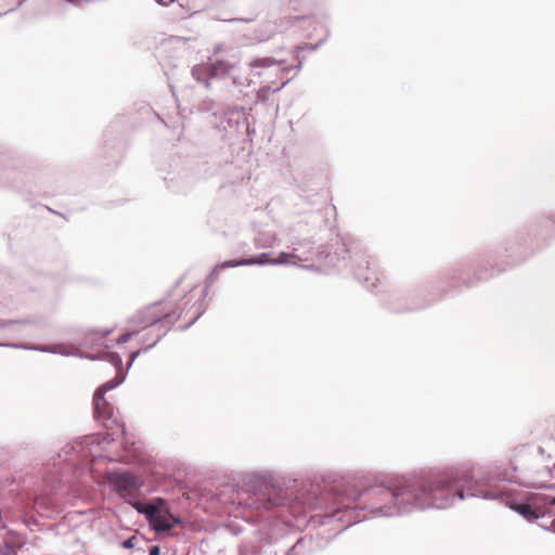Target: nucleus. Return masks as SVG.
<instances>
[{
  "instance_id": "obj_1",
  "label": "nucleus",
  "mask_w": 555,
  "mask_h": 555,
  "mask_svg": "<svg viewBox=\"0 0 555 555\" xmlns=\"http://www.w3.org/2000/svg\"><path fill=\"white\" fill-rule=\"evenodd\" d=\"M512 472L489 473L478 479L460 485L459 472H444L429 475L403 476L388 483H375L356 490L349 486L335 485L328 492L318 496L306 486L297 483L281 488L261 477L244 480L233 503L244 508L271 511L280 506L301 505L312 509L325 506L326 517H336L340 512L348 513L351 504L361 502L359 507L366 509L372 517H395L427 508H448L465 498L504 501L505 492L498 481L517 482V467Z\"/></svg>"
},
{
  "instance_id": "obj_2",
  "label": "nucleus",
  "mask_w": 555,
  "mask_h": 555,
  "mask_svg": "<svg viewBox=\"0 0 555 555\" xmlns=\"http://www.w3.org/2000/svg\"><path fill=\"white\" fill-rule=\"evenodd\" d=\"M180 317L181 313L169 311L162 302H154L134 313L128 321L131 327L139 330V332L152 328V331H157V334L151 344L131 354L129 365L134 362L140 353L146 352L156 346Z\"/></svg>"
},
{
  "instance_id": "obj_3",
  "label": "nucleus",
  "mask_w": 555,
  "mask_h": 555,
  "mask_svg": "<svg viewBox=\"0 0 555 555\" xmlns=\"http://www.w3.org/2000/svg\"><path fill=\"white\" fill-rule=\"evenodd\" d=\"M313 243L309 240L304 242H292V251H281L276 258H270L268 253H261L257 256L249 258H242L238 260H227L228 266H297L298 262L308 261L313 255Z\"/></svg>"
},
{
  "instance_id": "obj_4",
  "label": "nucleus",
  "mask_w": 555,
  "mask_h": 555,
  "mask_svg": "<svg viewBox=\"0 0 555 555\" xmlns=\"http://www.w3.org/2000/svg\"><path fill=\"white\" fill-rule=\"evenodd\" d=\"M238 68V62L237 61H230V60H217L216 62L211 63L210 65H195L192 68V76L193 78L198 81L203 82L204 86L208 89L210 88V80L212 78H224L231 75L232 72Z\"/></svg>"
},
{
  "instance_id": "obj_5",
  "label": "nucleus",
  "mask_w": 555,
  "mask_h": 555,
  "mask_svg": "<svg viewBox=\"0 0 555 555\" xmlns=\"http://www.w3.org/2000/svg\"><path fill=\"white\" fill-rule=\"evenodd\" d=\"M90 443H92V440L85 438L82 441L66 444L59 453L60 461L75 468L82 467L87 463L90 454L88 450Z\"/></svg>"
},
{
  "instance_id": "obj_6",
  "label": "nucleus",
  "mask_w": 555,
  "mask_h": 555,
  "mask_svg": "<svg viewBox=\"0 0 555 555\" xmlns=\"http://www.w3.org/2000/svg\"><path fill=\"white\" fill-rule=\"evenodd\" d=\"M125 380V375L118 371V374L111 380L96 389L93 396L94 414L98 418H109L113 414L112 406L105 400L104 395L120 385Z\"/></svg>"
},
{
  "instance_id": "obj_7",
  "label": "nucleus",
  "mask_w": 555,
  "mask_h": 555,
  "mask_svg": "<svg viewBox=\"0 0 555 555\" xmlns=\"http://www.w3.org/2000/svg\"><path fill=\"white\" fill-rule=\"evenodd\" d=\"M106 479L113 489L121 495H133L143 485L138 476L126 472L108 473Z\"/></svg>"
},
{
  "instance_id": "obj_8",
  "label": "nucleus",
  "mask_w": 555,
  "mask_h": 555,
  "mask_svg": "<svg viewBox=\"0 0 555 555\" xmlns=\"http://www.w3.org/2000/svg\"><path fill=\"white\" fill-rule=\"evenodd\" d=\"M356 279L366 288L372 289L376 286V272L371 268V261L367 257L359 259L353 270Z\"/></svg>"
},
{
  "instance_id": "obj_9",
  "label": "nucleus",
  "mask_w": 555,
  "mask_h": 555,
  "mask_svg": "<svg viewBox=\"0 0 555 555\" xmlns=\"http://www.w3.org/2000/svg\"><path fill=\"white\" fill-rule=\"evenodd\" d=\"M284 64H285L284 60H276L273 57L266 56V57H257V59L251 60L248 63V66L254 70L256 76L260 77L263 75V72L257 70L258 68L281 67Z\"/></svg>"
},
{
  "instance_id": "obj_10",
  "label": "nucleus",
  "mask_w": 555,
  "mask_h": 555,
  "mask_svg": "<svg viewBox=\"0 0 555 555\" xmlns=\"http://www.w3.org/2000/svg\"><path fill=\"white\" fill-rule=\"evenodd\" d=\"M193 182L194 179L186 175L166 179L168 189L176 193L185 192L188 189H190Z\"/></svg>"
},
{
  "instance_id": "obj_11",
  "label": "nucleus",
  "mask_w": 555,
  "mask_h": 555,
  "mask_svg": "<svg viewBox=\"0 0 555 555\" xmlns=\"http://www.w3.org/2000/svg\"><path fill=\"white\" fill-rule=\"evenodd\" d=\"M0 346L8 347V348L35 350V351L57 354V345H26V344H16V343H4V344H0Z\"/></svg>"
},
{
  "instance_id": "obj_12",
  "label": "nucleus",
  "mask_w": 555,
  "mask_h": 555,
  "mask_svg": "<svg viewBox=\"0 0 555 555\" xmlns=\"http://www.w3.org/2000/svg\"><path fill=\"white\" fill-rule=\"evenodd\" d=\"M134 506L139 513L146 516L150 524L159 517L162 513L159 506L154 503L142 504L137 502Z\"/></svg>"
},
{
  "instance_id": "obj_13",
  "label": "nucleus",
  "mask_w": 555,
  "mask_h": 555,
  "mask_svg": "<svg viewBox=\"0 0 555 555\" xmlns=\"http://www.w3.org/2000/svg\"><path fill=\"white\" fill-rule=\"evenodd\" d=\"M146 545L147 541L143 535H132L121 542V546L124 548H133L135 552L141 554L145 553Z\"/></svg>"
},
{
  "instance_id": "obj_14",
  "label": "nucleus",
  "mask_w": 555,
  "mask_h": 555,
  "mask_svg": "<svg viewBox=\"0 0 555 555\" xmlns=\"http://www.w3.org/2000/svg\"><path fill=\"white\" fill-rule=\"evenodd\" d=\"M512 508L514 511H516L517 513H519L520 515H522L528 520L539 518L538 512L530 504H527V503L517 504V505L513 506Z\"/></svg>"
},
{
  "instance_id": "obj_15",
  "label": "nucleus",
  "mask_w": 555,
  "mask_h": 555,
  "mask_svg": "<svg viewBox=\"0 0 555 555\" xmlns=\"http://www.w3.org/2000/svg\"><path fill=\"white\" fill-rule=\"evenodd\" d=\"M275 235L271 233H260L255 237V246L257 248H269L275 243Z\"/></svg>"
},
{
  "instance_id": "obj_16",
  "label": "nucleus",
  "mask_w": 555,
  "mask_h": 555,
  "mask_svg": "<svg viewBox=\"0 0 555 555\" xmlns=\"http://www.w3.org/2000/svg\"><path fill=\"white\" fill-rule=\"evenodd\" d=\"M289 80L291 79H286L285 81H283L281 83L280 87L275 88L274 90H271V88L269 86L261 87L256 93V101L263 102V101L268 100L271 92H278V91L282 90L289 82Z\"/></svg>"
},
{
  "instance_id": "obj_17",
  "label": "nucleus",
  "mask_w": 555,
  "mask_h": 555,
  "mask_svg": "<svg viewBox=\"0 0 555 555\" xmlns=\"http://www.w3.org/2000/svg\"><path fill=\"white\" fill-rule=\"evenodd\" d=\"M550 223L555 224V212L545 214L539 217L535 220L533 231L538 233L543 229H546Z\"/></svg>"
},
{
  "instance_id": "obj_18",
  "label": "nucleus",
  "mask_w": 555,
  "mask_h": 555,
  "mask_svg": "<svg viewBox=\"0 0 555 555\" xmlns=\"http://www.w3.org/2000/svg\"><path fill=\"white\" fill-rule=\"evenodd\" d=\"M151 525L156 532H166L172 528V522L166 520L162 514Z\"/></svg>"
},
{
  "instance_id": "obj_19",
  "label": "nucleus",
  "mask_w": 555,
  "mask_h": 555,
  "mask_svg": "<svg viewBox=\"0 0 555 555\" xmlns=\"http://www.w3.org/2000/svg\"><path fill=\"white\" fill-rule=\"evenodd\" d=\"M225 263H227V261H223V262L217 264L212 269V271L208 274V276L206 279V285L207 286L214 284L217 281L218 276H219V272H220L221 269L235 268L236 267V266H228Z\"/></svg>"
},
{
  "instance_id": "obj_20",
  "label": "nucleus",
  "mask_w": 555,
  "mask_h": 555,
  "mask_svg": "<svg viewBox=\"0 0 555 555\" xmlns=\"http://www.w3.org/2000/svg\"><path fill=\"white\" fill-rule=\"evenodd\" d=\"M57 354L65 357L80 356L78 349L72 345H57Z\"/></svg>"
},
{
  "instance_id": "obj_21",
  "label": "nucleus",
  "mask_w": 555,
  "mask_h": 555,
  "mask_svg": "<svg viewBox=\"0 0 555 555\" xmlns=\"http://www.w3.org/2000/svg\"><path fill=\"white\" fill-rule=\"evenodd\" d=\"M232 82L236 87H249L253 83V80L247 77H240L233 75V72L231 73Z\"/></svg>"
},
{
  "instance_id": "obj_22",
  "label": "nucleus",
  "mask_w": 555,
  "mask_h": 555,
  "mask_svg": "<svg viewBox=\"0 0 555 555\" xmlns=\"http://www.w3.org/2000/svg\"><path fill=\"white\" fill-rule=\"evenodd\" d=\"M139 334V330H135L134 327H132V330L121 334L118 339H117V344L119 345H122V344H126L127 341H129L133 336L138 335Z\"/></svg>"
},
{
  "instance_id": "obj_23",
  "label": "nucleus",
  "mask_w": 555,
  "mask_h": 555,
  "mask_svg": "<svg viewBox=\"0 0 555 555\" xmlns=\"http://www.w3.org/2000/svg\"><path fill=\"white\" fill-rule=\"evenodd\" d=\"M108 361L114 364L116 367H119L122 365L121 357L116 352H109L107 353Z\"/></svg>"
},
{
  "instance_id": "obj_24",
  "label": "nucleus",
  "mask_w": 555,
  "mask_h": 555,
  "mask_svg": "<svg viewBox=\"0 0 555 555\" xmlns=\"http://www.w3.org/2000/svg\"><path fill=\"white\" fill-rule=\"evenodd\" d=\"M204 313V308H202V305H199L198 309H197V312L195 313V315L189 321V323L186 325H184L182 327V330H186L189 328L192 324H194L196 322V320Z\"/></svg>"
},
{
  "instance_id": "obj_25",
  "label": "nucleus",
  "mask_w": 555,
  "mask_h": 555,
  "mask_svg": "<svg viewBox=\"0 0 555 555\" xmlns=\"http://www.w3.org/2000/svg\"><path fill=\"white\" fill-rule=\"evenodd\" d=\"M109 333H111L109 330H106V331H92L90 333V336L94 337V338H92V341H93L94 339L106 337L107 335H109Z\"/></svg>"
},
{
  "instance_id": "obj_26",
  "label": "nucleus",
  "mask_w": 555,
  "mask_h": 555,
  "mask_svg": "<svg viewBox=\"0 0 555 555\" xmlns=\"http://www.w3.org/2000/svg\"><path fill=\"white\" fill-rule=\"evenodd\" d=\"M0 555H17V553L13 550V547L5 545L0 550Z\"/></svg>"
},
{
  "instance_id": "obj_27",
  "label": "nucleus",
  "mask_w": 555,
  "mask_h": 555,
  "mask_svg": "<svg viewBox=\"0 0 555 555\" xmlns=\"http://www.w3.org/2000/svg\"><path fill=\"white\" fill-rule=\"evenodd\" d=\"M27 321L25 320H11V321H0V326H7V325H12V324H20V323H26Z\"/></svg>"
},
{
  "instance_id": "obj_28",
  "label": "nucleus",
  "mask_w": 555,
  "mask_h": 555,
  "mask_svg": "<svg viewBox=\"0 0 555 555\" xmlns=\"http://www.w3.org/2000/svg\"><path fill=\"white\" fill-rule=\"evenodd\" d=\"M149 555H160V548L158 545H151L149 547Z\"/></svg>"
},
{
  "instance_id": "obj_29",
  "label": "nucleus",
  "mask_w": 555,
  "mask_h": 555,
  "mask_svg": "<svg viewBox=\"0 0 555 555\" xmlns=\"http://www.w3.org/2000/svg\"><path fill=\"white\" fill-rule=\"evenodd\" d=\"M352 514H353V512H350V513H349V516H348V524L345 526V528H348V527H350L351 525H353V524H356V522L361 521L360 519H356V517H352Z\"/></svg>"
},
{
  "instance_id": "obj_30",
  "label": "nucleus",
  "mask_w": 555,
  "mask_h": 555,
  "mask_svg": "<svg viewBox=\"0 0 555 555\" xmlns=\"http://www.w3.org/2000/svg\"><path fill=\"white\" fill-rule=\"evenodd\" d=\"M150 331L145 334L143 341H147L152 336H156L157 331H152V328H149Z\"/></svg>"
},
{
  "instance_id": "obj_31",
  "label": "nucleus",
  "mask_w": 555,
  "mask_h": 555,
  "mask_svg": "<svg viewBox=\"0 0 555 555\" xmlns=\"http://www.w3.org/2000/svg\"><path fill=\"white\" fill-rule=\"evenodd\" d=\"M158 4H162V5H169L171 2H173L175 0H155Z\"/></svg>"
},
{
  "instance_id": "obj_32",
  "label": "nucleus",
  "mask_w": 555,
  "mask_h": 555,
  "mask_svg": "<svg viewBox=\"0 0 555 555\" xmlns=\"http://www.w3.org/2000/svg\"><path fill=\"white\" fill-rule=\"evenodd\" d=\"M424 307H425L424 304H418V305L411 306L410 308H408V310H416V309H421V308H424Z\"/></svg>"
},
{
  "instance_id": "obj_33",
  "label": "nucleus",
  "mask_w": 555,
  "mask_h": 555,
  "mask_svg": "<svg viewBox=\"0 0 555 555\" xmlns=\"http://www.w3.org/2000/svg\"><path fill=\"white\" fill-rule=\"evenodd\" d=\"M230 22H248V20H244V18H233V20H231Z\"/></svg>"
},
{
  "instance_id": "obj_34",
  "label": "nucleus",
  "mask_w": 555,
  "mask_h": 555,
  "mask_svg": "<svg viewBox=\"0 0 555 555\" xmlns=\"http://www.w3.org/2000/svg\"><path fill=\"white\" fill-rule=\"evenodd\" d=\"M291 68H292L291 66H283V67L281 68V70H282V72H288V70H291Z\"/></svg>"
},
{
  "instance_id": "obj_35",
  "label": "nucleus",
  "mask_w": 555,
  "mask_h": 555,
  "mask_svg": "<svg viewBox=\"0 0 555 555\" xmlns=\"http://www.w3.org/2000/svg\"><path fill=\"white\" fill-rule=\"evenodd\" d=\"M27 0H20L17 3V8L22 7Z\"/></svg>"
},
{
  "instance_id": "obj_36",
  "label": "nucleus",
  "mask_w": 555,
  "mask_h": 555,
  "mask_svg": "<svg viewBox=\"0 0 555 555\" xmlns=\"http://www.w3.org/2000/svg\"><path fill=\"white\" fill-rule=\"evenodd\" d=\"M295 67L297 68V70H300V68H301V62H299V64H297Z\"/></svg>"
},
{
  "instance_id": "obj_37",
  "label": "nucleus",
  "mask_w": 555,
  "mask_h": 555,
  "mask_svg": "<svg viewBox=\"0 0 555 555\" xmlns=\"http://www.w3.org/2000/svg\"><path fill=\"white\" fill-rule=\"evenodd\" d=\"M317 47H318V44H315V46H311V47H310V49H311V50H315V49H317Z\"/></svg>"
},
{
  "instance_id": "obj_38",
  "label": "nucleus",
  "mask_w": 555,
  "mask_h": 555,
  "mask_svg": "<svg viewBox=\"0 0 555 555\" xmlns=\"http://www.w3.org/2000/svg\"><path fill=\"white\" fill-rule=\"evenodd\" d=\"M345 516L337 517V520H343Z\"/></svg>"
},
{
  "instance_id": "obj_39",
  "label": "nucleus",
  "mask_w": 555,
  "mask_h": 555,
  "mask_svg": "<svg viewBox=\"0 0 555 555\" xmlns=\"http://www.w3.org/2000/svg\"><path fill=\"white\" fill-rule=\"evenodd\" d=\"M7 13H8V12H5V14H7ZM3 15H4V13H0V17H1V16H3Z\"/></svg>"
},
{
  "instance_id": "obj_40",
  "label": "nucleus",
  "mask_w": 555,
  "mask_h": 555,
  "mask_svg": "<svg viewBox=\"0 0 555 555\" xmlns=\"http://www.w3.org/2000/svg\"><path fill=\"white\" fill-rule=\"evenodd\" d=\"M553 504H555V498L552 499Z\"/></svg>"
}]
</instances>
